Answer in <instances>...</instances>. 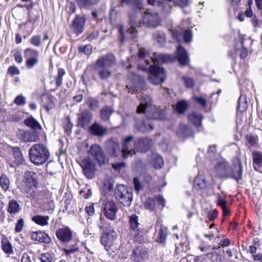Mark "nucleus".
<instances>
[{
    "mask_svg": "<svg viewBox=\"0 0 262 262\" xmlns=\"http://www.w3.org/2000/svg\"><path fill=\"white\" fill-rule=\"evenodd\" d=\"M117 211V206L113 201L107 200L103 204L102 211L107 219L112 221L115 220Z\"/></svg>",
    "mask_w": 262,
    "mask_h": 262,
    "instance_id": "13",
    "label": "nucleus"
},
{
    "mask_svg": "<svg viewBox=\"0 0 262 262\" xmlns=\"http://www.w3.org/2000/svg\"><path fill=\"white\" fill-rule=\"evenodd\" d=\"M129 234L137 242L143 241L142 230L138 222V216L136 214L129 216Z\"/></svg>",
    "mask_w": 262,
    "mask_h": 262,
    "instance_id": "9",
    "label": "nucleus"
},
{
    "mask_svg": "<svg viewBox=\"0 0 262 262\" xmlns=\"http://www.w3.org/2000/svg\"><path fill=\"white\" fill-rule=\"evenodd\" d=\"M160 19L156 13H149L146 12L142 16V24L146 27H157L160 23Z\"/></svg>",
    "mask_w": 262,
    "mask_h": 262,
    "instance_id": "16",
    "label": "nucleus"
},
{
    "mask_svg": "<svg viewBox=\"0 0 262 262\" xmlns=\"http://www.w3.org/2000/svg\"><path fill=\"white\" fill-rule=\"evenodd\" d=\"M145 207L150 211L153 210L155 207V203L154 199H149L145 203Z\"/></svg>",
    "mask_w": 262,
    "mask_h": 262,
    "instance_id": "51",
    "label": "nucleus"
},
{
    "mask_svg": "<svg viewBox=\"0 0 262 262\" xmlns=\"http://www.w3.org/2000/svg\"><path fill=\"white\" fill-rule=\"evenodd\" d=\"M133 136L126 137L123 143L122 148L119 145L118 141L116 139H110L106 142V150L112 157H118L121 154L123 158H127L129 155L135 154L134 149L130 147L129 143L133 140Z\"/></svg>",
    "mask_w": 262,
    "mask_h": 262,
    "instance_id": "3",
    "label": "nucleus"
},
{
    "mask_svg": "<svg viewBox=\"0 0 262 262\" xmlns=\"http://www.w3.org/2000/svg\"><path fill=\"white\" fill-rule=\"evenodd\" d=\"M192 37V31L190 29H186L183 33V37L185 42L188 43L191 41Z\"/></svg>",
    "mask_w": 262,
    "mask_h": 262,
    "instance_id": "48",
    "label": "nucleus"
},
{
    "mask_svg": "<svg viewBox=\"0 0 262 262\" xmlns=\"http://www.w3.org/2000/svg\"><path fill=\"white\" fill-rule=\"evenodd\" d=\"M80 164L85 177L89 179L93 178L95 175V165L92 161L90 158H85L81 161Z\"/></svg>",
    "mask_w": 262,
    "mask_h": 262,
    "instance_id": "15",
    "label": "nucleus"
},
{
    "mask_svg": "<svg viewBox=\"0 0 262 262\" xmlns=\"http://www.w3.org/2000/svg\"><path fill=\"white\" fill-rule=\"evenodd\" d=\"M80 194L85 199H89L92 195V192L89 189H86L85 190H81Z\"/></svg>",
    "mask_w": 262,
    "mask_h": 262,
    "instance_id": "59",
    "label": "nucleus"
},
{
    "mask_svg": "<svg viewBox=\"0 0 262 262\" xmlns=\"http://www.w3.org/2000/svg\"><path fill=\"white\" fill-rule=\"evenodd\" d=\"M228 167V163L225 161L217 162L214 166V170L217 176L220 178H224V177L229 176L226 171Z\"/></svg>",
    "mask_w": 262,
    "mask_h": 262,
    "instance_id": "24",
    "label": "nucleus"
},
{
    "mask_svg": "<svg viewBox=\"0 0 262 262\" xmlns=\"http://www.w3.org/2000/svg\"><path fill=\"white\" fill-rule=\"evenodd\" d=\"M90 119V116H79L78 118V125L82 127H84L88 125Z\"/></svg>",
    "mask_w": 262,
    "mask_h": 262,
    "instance_id": "45",
    "label": "nucleus"
},
{
    "mask_svg": "<svg viewBox=\"0 0 262 262\" xmlns=\"http://www.w3.org/2000/svg\"><path fill=\"white\" fill-rule=\"evenodd\" d=\"M154 37L159 42L162 43L165 41V36L163 32H157L154 34Z\"/></svg>",
    "mask_w": 262,
    "mask_h": 262,
    "instance_id": "52",
    "label": "nucleus"
},
{
    "mask_svg": "<svg viewBox=\"0 0 262 262\" xmlns=\"http://www.w3.org/2000/svg\"><path fill=\"white\" fill-rule=\"evenodd\" d=\"M189 0H147L149 5L157 6L166 13L171 11L172 5L185 7L189 5Z\"/></svg>",
    "mask_w": 262,
    "mask_h": 262,
    "instance_id": "7",
    "label": "nucleus"
},
{
    "mask_svg": "<svg viewBox=\"0 0 262 262\" xmlns=\"http://www.w3.org/2000/svg\"><path fill=\"white\" fill-rule=\"evenodd\" d=\"M18 165H21L26 168L28 167L22 153L17 149V171L20 172L21 167L18 166Z\"/></svg>",
    "mask_w": 262,
    "mask_h": 262,
    "instance_id": "43",
    "label": "nucleus"
},
{
    "mask_svg": "<svg viewBox=\"0 0 262 262\" xmlns=\"http://www.w3.org/2000/svg\"><path fill=\"white\" fill-rule=\"evenodd\" d=\"M79 51L83 52L86 55H90L92 52V48L91 45H87L83 47H79Z\"/></svg>",
    "mask_w": 262,
    "mask_h": 262,
    "instance_id": "55",
    "label": "nucleus"
},
{
    "mask_svg": "<svg viewBox=\"0 0 262 262\" xmlns=\"http://www.w3.org/2000/svg\"><path fill=\"white\" fill-rule=\"evenodd\" d=\"M37 177L35 172L32 171H26L25 172L23 182L25 184L26 192L32 196L34 194L37 184Z\"/></svg>",
    "mask_w": 262,
    "mask_h": 262,
    "instance_id": "10",
    "label": "nucleus"
},
{
    "mask_svg": "<svg viewBox=\"0 0 262 262\" xmlns=\"http://www.w3.org/2000/svg\"><path fill=\"white\" fill-rule=\"evenodd\" d=\"M131 257L135 261L142 262L147 258L148 253L141 247H138L133 251Z\"/></svg>",
    "mask_w": 262,
    "mask_h": 262,
    "instance_id": "23",
    "label": "nucleus"
},
{
    "mask_svg": "<svg viewBox=\"0 0 262 262\" xmlns=\"http://www.w3.org/2000/svg\"><path fill=\"white\" fill-rule=\"evenodd\" d=\"M235 170L237 171L236 174L232 173V172L233 171V166H230L229 164L228 163V167L226 169V171L229 173V176L224 177V178H231L236 180L237 181L242 178V163L238 159L236 160Z\"/></svg>",
    "mask_w": 262,
    "mask_h": 262,
    "instance_id": "19",
    "label": "nucleus"
},
{
    "mask_svg": "<svg viewBox=\"0 0 262 262\" xmlns=\"http://www.w3.org/2000/svg\"><path fill=\"white\" fill-rule=\"evenodd\" d=\"M4 147L7 150L8 155H6L7 163L10 167L16 166V147L6 144Z\"/></svg>",
    "mask_w": 262,
    "mask_h": 262,
    "instance_id": "20",
    "label": "nucleus"
},
{
    "mask_svg": "<svg viewBox=\"0 0 262 262\" xmlns=\"http://www.w3.org/2000/svg\"><path fill=\"white\" fill-rule=\"evenodd\" d=\"M39 52L31 48L25 50L24 56L26 59V64L28 68H32L39 62Z\"/></svg>",
    "mask_w": 262,
    "mask_h": 262,
    "instance_id": "12",
    "label": "nucleus"
},
{
    "mask_svg": "<svg viewBox=\"0 0 262 262\" xmlns=\"http://www.w3.org/2000/svg\"><path fill=\"white\" fill-rule=\"evenodd\" d=\"M101 115H111L114 113L113 108L111 106H104L101 110Z\"/></svg>",
    "mask_w": 262,
    "mask_h": 262,
    "instance_id": "58",
    "label": "nucleus"
},
{
    "mask_svg": "<svg viewBox=\"0 0 262 262\" xmlns=\"http://www.w3.org/2000/svg\"><path fill=\"white\" fill-rule=\"evenodd\" d=\"M167 237V228L163 225L160 226L158 232V237L157 239L158 242L164 243Z\"/></svg>",
    "mask_w": 262,
    "mask_h": 262,
    "instance_id": "37",
    "label": "nucleus"
},
{
    "mask_svg": "<svg viewBox=\"0 0 262 262\" xmlns=\"http://www.w3.org/2000/svg\"><path fill=\"white\" fill-rule=\"evenodd\" d=\"M202 116H188V121L192 123L199 130H201Z\"/></svg>",
    "mask_w": 262,
    "mask_h": 262,
    "instance_id": "33",
    "label": "nucleus"
},
{
    "mask_svg": "<svg viewBox=\"0 0 262 262\" xmlns=\"http://www.w3.org/2000/svg\"><path fill=\"white\" fill-rule=\"evenodd\" d=\"M121 2V6H123L124 4L127 5L132 4L137 7L136 10L131 11L129 13V23L131 25V28H128L125 31L124 30L123 26H120L119 29V33L120 35V41L122 43L125 40L128 39H133L134 34L137 32L135 28L136 27H139L142 24V20L138 19V17L141 15V12L140 9H141V5L142 4L141 1L142 0H132V2L128 3H125L120 0Z\"/></svg>",
    "mask_w": 262,
    "mask_h": 262,
    "instance_id": "2",
    "label": "nucleus"
},
{
    "mask_svg": "<svg viewBox=\"0 0 262 262\" xmlns=\"http://www.w3.org/2000/svg\"><path fill=\"white\" fill-rule=\"evenodd\" d=\"M2 249L7 254H10L12 252V248L11 244L9 242H4L2 241Z\"/></svg>",
    "mask_w": 262,
    "mask_h": 262,
    "instance_id": "49",
    "label": "nucleus"
},
{
    "mask_svg": "<svg viewBox=\"0 0 262 262\" xmlns=\"http://www.w3.org/2000/svg\"><path fill=\"white\" fill-rule=\"evenodd\" d=\"M100 219L101 222L98 227L102 232L100 238L101 244L108 253L114 252L117 250V234L109 224L103 223L101 217Z\"/></svg>",
    "mask_w": 262,
    "mask_h": 262,
    "instance_id": "4",
    "label": "nucleus"
},
{
    "mask_svg": "<svg viewBox=\"0 0 262 262\" xmlns=\"http://www.w3.org/2000/svg\"><path fill=\"white\" fill-rule=\"evenodd\" d=\"M116 199L124 206H129L132 202L133 193L130 188L124 185H118L115 188Z\"/></svg>",
    "mask_w": 262,
    "mask_h": 262,
    "instance_id": "8",
    "label": "nucleus"
},
{
    "mask_svg": "<svg viewBox=\"0 0 262 262\" xmlns=\"http://www.w3.org/2000/svg\"><path fill=\"white\" fill-rule=\"evenodd\" d=\"M252 160L255 170L258 171L259 168H262V152L256 151H253L252 152Z\"/></svg>",
    "mask_w": 262,
    "mask_h": 262,
    "instance_id": "29",
    "label": "nucleus"
},
{
    "mask_svg": "<svg viewBox=\"0 0 262 262\" xmlns=\"http://www.w3.org/2000/svg\"><path fill=\"white\" fill-rule=\"evenodd\" d=\"M182 79L186 87L190 88L193 86L194 81L191 78L188 77H183Z\"/></svg>",
    "mask_w": 262,
    "mask_h": 262,
    "instance_id": "56",
    "label": "nucleus"
},
{
    "mask_svg": "<svg viewBox=\"0 0 262 262\" xmlns=\"http://www.w3.org/2000/svg\"><path fill=\"white\" fill-rule=\"evenodd\" d=\"M177 52V58L180 64L183 66L187 65L189 61V58L186 51L183 47L178 46Z\"/></svg>",
    "mask_w": 262,
    "mask_h": 262,
    "instance_id": "25",
    "label": "nucleus"
},
{
    "mask_svg": "<svg viewBox=\"0 0 262 262\" xmlns=\"http://www.w3.org/2000/svg\"><path fill=\"white\" fill-rule=\"evenodd\" d=\"M65 74L66 72L64 69L62 68L58 69V74L55 77L56 88L60 87L62 84V78Z\"/></svg>",
    "mask_w": 262,
    "mask_h": 262,
    "instance_id": "41",
    "label": "nucleus"
},
{
    "mask_svg": "<svg viewBox=\"0 0 262 262\" xmlns=\"http://www.w3.org/2000/svg\"><path fill=\"white\" fill-rule=\"evenodd\" d=\"M80 8L88 9L97 5L101 0H75Z\"/></svg>",
    "mask_w": 262,
    "mask_h": 262,
    "instance_id": "30",
    "label": "nucleus"
},
{
    "mask_svg": "<svg viewBox=\"0 0 262 262\" xmlns=\"http://www.w3.org/2000/svg\"><path fill=\"white\" fill-rule=\"evenodd\" d=\"M41 37L39 35L33 36L30 40L31 43L36 47H39L41 45Z\"/></svg>",
    "mask_w": 262,
    "mask_h": 262,
    "instance_id": "53",
    "label": "nucleus"
},
{
    "mask_svg": "<svg viewBox=\"0 0 262 262\" xmlns=\"http://www.w3.org/2000/svg\"><path fill=\"white\" fill-rule=\"evenodd\" d=\"M217 204L221 206V208H225V206H226V201H225L220 194L217 195Z\"/></svg>",
    "mask_w": 262,
    "mask_h": 262,
    "instance_id": "63",
    "label": "nucleus"
},
{
    "mask_svg": "<svg viewBox=\"0 0 262 262\" xmlns=\"http://www.w3.org/2000/svg\"><path fill=\"white\" fill-rule=\"evenodd\" d=\"M152 141L149 138H140L134 144L135 149L139 151L145 152L152 146Z\"/></svg>",
    "mask_w": 262,
    "mask_h": 262,
    "instance_id": "21",
    "label": "nucleus"
},
{
    "mask_svg": "<svg viewBox=\"0 0 262 262\" xmlns=\"http://www.w3.org/2000/svg\"><path fill=\"white\" fill-rule=\"evenodd\" d=\"M151 102V98L146 96V98H144V100H142L140 104L138 106L137 112L138 114L145 113L147 108Z\"/></svg>",
    "mask_w": 262,
    "mask_h": 262,
    "instance_id": "31",
    "label": "nucleus"
},
{
    "mask_svg": "<svg viewBox=\"0 0 262 262\" xmlns=\"http://www.w3.org/2000/svg\"><path fill=\"white\" fill-rule=\"evenodd\" d=\"M169 141L167 139H164L162 142L159 143V145L161 147L162 150L167 151L168 147Z\"/></svg>",
    "mask_w": 262,
    "mask_h": 262,
    "instance_id": "62",
    "label": "nucleus"
},
{
    "mask_svg": "<svg viewBox=\"0 0 262 262\" xmlns=\"http://www.w3.org/2000/svg\"><path fill=\"white\" fill-rule=\"evenodd\" d=\"M133 183L135 190L139 192L142 188L139 179L137 177H135L133 179Z\"/></svg>",
    "mask_w": 262,
    "mask_h": 262,
    "instance_id": "57",
    "label": "nucleus"
},
{
    "mask_svg": "<svg viewBox=\"0 0 262 262\" xmlns=\"http://www.w3.org/2000/svg\"><path fill=\"white\" fill-rule=\"evenodd\" d=\"M106 132V129L99 124L95 123L90 127V132L95 136H102Z\"/></svg>",
    "mask_w": 262,
    "mask_h": 262,
    "instance_id": "32",
    "label": "nucleus"
},
{
    "mask_svg": "<svg viewBox=\"0 0 262 262\" xmlns=\"http://www.w3.org/2000/svg\"><path fill=\"white\" fill-rule=\"evenodd\" d=\"M79 249V247L77 243H75L74 244L70 246L67 248H63V250L64 251L65 254L66 255H70L75 252H77Z\"/></svg>",
    "mask_w": 262,
    "mask_h": 262,
    "instance_id": "44",
    "label": "nucleus"
},
{
    "mask_svg": "<svg viewBox=\"0 0 262 262\" xmlns=\"http://www.w3.org/2000/svg\"><path fill=\"white\" fill-rule=\"evenodd\" d=\"M25 123L28 126L35 130H40L41 128V125L38 122L31 116L30 117L25 120Z\"/></svg>",
    "mask_w": 262,
    "mask_h": 262,
    "instance_id": "34",
    "label": "nucleus"
},
{
    "mask_svg": "<svg viewBox=\"0 0 262 262\" xmlns=\"http://www.w3.org/2000/svg\"><path fill=\"white\" fill-rule=\"evenodd\" d=\"M9 185L10 181L7 176L5 174H2L0 177V186L2 189L6 192L9 189Z\"/></svg>",
    "mask_w": 262,
    "mask_h": 262,
    "instance_id": "39",
    "label": "nucleus"
},
{
    "mask_svg": "<svg viewBox=\"0 0 262 262\" xmlns=\"http://www.w3.org/2000/svg\"><path fill=\"white\" fill-rule=\"evenodd\" d=\"M248 107L247 97L245 94L241 93L238 100L237 112L241 114L247 113Z\"/></svg>",
    "mask_w": 262,
    "mask_h": 262,
    "instance_id": "27",
    "label": "nucleus"
},
{
    "mask_svg": "<svg viewBox=\"0 0 262 262\" xmlns=\"http://www.w3.org/2000/svg\"><path fill=\"white\" fill-rule=\"evenodd\" d=\"M216 150V147L215 145H210L208 147L207 157L210 158L212 156H214Z\"/></svg>",
    "mask_w": 262,
    "mask_h": 262,
    "instance_id": "61",
    "label": "nucleus"
},
{
    "mask_svg": "<svg viewBox=\"0 0 262 262\" xmlns=\"http://www.w3.org/2000/svg\"><path fill=\"white\" fill-rule=\"evenodd\" d=\"M49 217L48 216H41L36 215L32 217V220L36 224L43 226L48 224Z\"/></svg>",
    "mask_w": 262,
    "mask_h": 262,
    "instance_id": "35",
    "label": "nucleus"
},
{
    "mask_svg": "<svg viewBox=\"0 0 262 262\" xmlns=\"http://www.w3.org/2000/svg\"><path fill=\"white\" fill-rule=\"evenodd\" d=\"M116 63L115 56L108 53L97 59L95 63V69L99 79L107 80L112 75L111 68Z\"/></svg>",
    "mask_w": 262,
    "mask_h": 262,
    "instance_id": "5",
    "label": "nucleus"
},
{
    "mask_svg": "<svg viewBox=\"0 0 262 262\" xmlns=\"http://www.w3.org/2000/svg\"><path fill=\"white\" fill-rule=\"evenodd\" d=\"M154 65L149 67L148 80L150 82L155 85H158L163 82L166 78V74L164 69L156 64L160 62H171L176 60L174 56L170 54L162 53H154Z\"/></svg>",
    "mask_w": 262,
    "mask_h": 262,
    "instance_id": "1",
    "label": "nucleus"
},
{
    "mask_svg": "<svg viewBox=\"0 0 262 262\" xmlns=\"http://www.w3.org/2000/svg\"><path fill=\"white\" fill-rule=\"evenodd\" d=\"M40 258L42 262H52V256L49 253L42 254Z\"/></svg>",
    "mask_w": 262,
    "mask_h": 262,
    "instance_id": "60",
    "label": "nucleus"
},
{
    "mask_svg": "<svg viewBox=\"0 0 262 262\" xmlns=\"http://www.w3.org/2000/svg\"><path fill=\"white\" fill-rule=\"evenodd\" d=\"M194 184L195 186H197L199 188L203 189L206 187L207 182L204 177L199 174L195 178Z\"/></svg>",
    "mask_w": 262,
    "mask_h": 262,
    "instance_id": "40",
    "label": "nucleus"
},
{
    "mask_svg": "<svg viewBox=\"0 0 262 262\" xmlns=\"http://www.w3.org/2000/svg\"><path fill=\"white\" fill-rule=\"evenodd\" d=\"M57 238L62 243H68L72 239L73 234L69 227L58 229L56 232Z\"/></svg>",
    "mask_w": 262,
    "mask_h": 262,
    "instance_id": "18",
    "label": "nucleus"
},
{
    "mask_svg": "<svg viewBox=\"0 0 262 262\" xmlns=\"http://www.w3.org/2000/svg\"><path fill=\"white\" fill-rule=\"evenodd\" d=\"M89 155L93 158L100 166L106 162V156L99 144L92 145L89 150Z\"/></svg>",
    "mask_w": 262,
    "mask_h": 262,
    "instance_id": "11",
    "label": "nucleus"
},
{
    "mask_svg": "<svg viewBox=\"0 0 262 262\" xmlns=\"http://www.w3.org/2000/svg\"><path fill=\"white\" fill-rule=\"evenodd\" d=\"M247 142L251 145L255 146L257 142V137L251 134L247 135L246 136Z\"/></svg>",
    "mask_w": 262,
    "mask_h": 262,
    "instance_id": "50",
    "label": "nucleus"
},
{
    "mask_svg": "<svg viewBox=\"0 0 262 262\" xmlns=\"http://www.w3.org/2000/svg\"><path fill=\"white\" fill-rule=\"evenodd\" d=\"M86 103L89 107L92 110H97L99 108L98 101L94 98H89L88 99Z\"/></svg>",
    "mask_w": 262,
    "mask_h": 262,
    "instance_id": "46",
    "label": "nucleus"
},
{
    "mask_svg": "<svg viewBox=\"0 0 262 262\" xmlns=\"http://www.w3.org/2000/svg\"><path fill=\"white\" fill-rule=\"evenodd\" d=\"M177 134L179 137L187 138L192 136L193 132L191 128L184 124H181L177 130Z\"/></svg>",
    "mask_w": 262,
    "mask_h": 262,
    "instance_id": "28",
    "label": "nucleus"
},
{
    "mask_svg": "<svg viewBox=\"0 0 262 262\" xmlns=\"http://www.w3.org/2000/svg\"><path fill=\"white\" fill-rule=\"evenodd\" d=\"M7 211L10 214L16 213V200H12L9 202Z\"/></svg>",
    "mask_w": 262,
    "mask_h": 262,
    "instance_id": "47",
    "label": "nucleus"
},
{
    "mask_svg": "<svg viewBox=\"0 0 262 262\" xmlns=\"http://www.w3.org/2000/svg\"><path fill=\"white\" fill-rule=\"evenodd\" d=\"M250 18L251 23H252V26H253L254 29H256L257 28H259L260 27V21L259 20V19L257 18L256 15H254V16H252Z\"/></svg>",
    "mask_w": 262,
    "mask_h": 262,
    "instance_id": "54",
    "label": "nucleus"
},
{
    "mask_svg": "<svg viewBox=\"0 0 262 262\" xmlns=\"http://www.w3.org/2000/svg\"><path fill=\"white\" fill-rule=\"evenodd\" d=\"M139 58L140 60L138 66V69L142 71L149 70L148 66L150 62L153 63L154 57H150L145 49H141L139 51Z\"/></svg>",
    "mask_w": 262,
    "mask_h": 262,
    "instance_id": "14",
    "label": "nucleus"
},
{
    "mask_svg": "<svg viewBox=\"0 0 262 262\" xmlns=\"http://www.w3.org/2000/svg\"><path fill=\"white\" fill-rule=\"evenodd\" d=\"M31 238L32 239L40 243L48 244L51 242L50 236L46 233L40 231L33 232L31 234Z\"/></svg>",
    "mask_w": 262,
    "mask_h": 262,
    "instance_id": "26",
    "label": "nucleus"
},
{
    "mask_svg": "<svg viewBox=\"0 0 262 262\" xmlns=\"http://www.w3.org/2000/svg\"><path fill=\"white\" fill-rule=\"evenodd\" d=\"M17 136H19V139L24 142H32L34 141L31 137V134L29 132H25L23 130H20L17 133Z\"/></svg>",
    "mask_w": 262,
    "mask_h": 262,
    "instance_id": "42",
    "label": "nucleus"
},
{
    "mask_svg": "<svg viewBox=\"0 0 262 262\" xmlns=\"http://www.w3.org/2000/svg\"><path fill=\"white\" fill-rule=\"evenodd\" d=\"M85 22V19L84 17L77 15L71 25V30L77 35L81 33L83 31Z\"/></svg>",
    "mask_w": 262,
    "mask_h": 262,
    "instance_id": "22",
    "label": "nucleus"
},
{
    "mask_svg": "<svg viewBox=\"0 0 262 262\" xmlns=\"http://www.w3.org/2000/svg\"><path fill=\"white\" fill-rule=\"evenodd\" d=\"M125 163L119 162V163L113 164L112 167L115 170L117 171V170H120L121 168L124 167L125 166Z\"/></svg>",
    "mask_w": 262,
    "mask_h": 262,
    "instance_id": "64",
    "label": "nucleus"
},
{
    "mask_svg": "<svg viewBox=\"0 0 262 262\" xmlns=\"http://www.w3.org/2000/svg\"><path fill=\"white\" fill-rule=\"evenodd\" d=\"M152 120L149 117H144L141 121H137L135 126L137 129L142 133H146L151 131L154 128Z\"/></svg>",
    "mask_w": 262,
    "mask_h": 262,
    "instance_id": "17",
    "label": "nucleus"
},
{
    "mask_svg": "<svg viewBox=\"0 0 262 262\" xmlns=\"http://www.w3.org/2000/svg\"><path fill=\"white\" fill-rule=\"evenodd\" d=\"M29 156L31 162L35 165L45 163L49 158L50 152L43 144H35L29 149Z\"/></svg>",
    "mask_w": 262,
    "mask_h": 262,
    "instance_id": "6",
    "label": "nucleus"
},
{
    "mask_svg": "<svg viewBox=\"0 0 262 262\" xmlns=\"http://www.w3.org/2000/svg\"><path fill=\"white\" fill-rule=\"evenodd\" d=\"M152 162L155 168H161L163 164L164 161L162 157L157 154H153L152 155Z\"/></svg>",
    "mask_w": 262,
    "mask_h": 262,
    "instance_id": "36",
    "label": "nucleus"
},
{
    "mask_svg": "<svg viewBox=\"0 0 262 262\" xmlns=\"http://www.w3.org/2000/svg\"><path fill=\"white\" fill-rule=\"evenodd\" d=\"M188 104L185 100L179 101L176 105L174 109L179 114H183L187 109Z\"/></svg>",
    "mask_w": 262,
    "mask_h": 262,
    "instance_id": "38",
    "label": "nucleus"
}]
</instances>
